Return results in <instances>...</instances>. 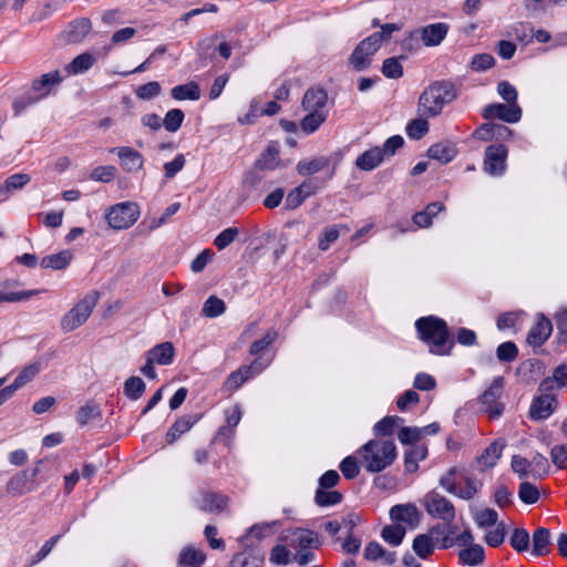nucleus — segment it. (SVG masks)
I'll return each instance as SVG.
<instances>
[{
    "mask_svg": "<svg viewBox=\"0 0 567 567\" xmlns=\"http://www.w3.org/2000/svg\"><path fill=\"white\" fill-rule=\"evenodd\" d=\"M112 152H116L124 169L135 172L143 167V156L137 151L123 146L113 148Z\"/></svg>",
    "mask_w": 567,
    "mask_h": 567,
    "instance_id": "22",
    "label": "nucleus"
},
{
    "mask_svg": "<svg viewBox=\"0 0 567 567\" xmlns=\"http://www.w3.org/2000/svg\"><path fill=\"white\" fill-rule=\"evenodd\" d=\"M390 518L404 529H415L421 522V512L413 503L398 504L391 507Z\"/></svg>",
    "mask_w": 567,
    "mask_h": 567,
    "instance_id": "11",
    "label": "nucleus"
},
{
    "mask_svg": "<svg viewBox=\"0 0 567 567\" xmlns=\"http://www.w3.org/2000/svg\"><path fill=\"white\" fill-rule=\"evenodd\" d=\"M512 470L519 477L526 478L532 477V463L530 460L523 457L520 455H514L512 458Z\"/></svg>",
    "mask_w": 567,
    "mask_h": 567,
    "instance_id": "55",
    "label": "nucleus"
},
{
    "mask_svg": "<svg viewBox=\"0 0 567 567\" xmlns=\"http://www.w3.org/2000/svg\"><path fill=\"white\" fill-rule=\"evenodd\" d=\"M183 120L184 113L178 109H174L166 113L163 125L167 131L175 132L181 127Z\"/></svg>",
    "mask_w": 567,
    "mask_h": 567,
    "instance_id": "59",
    "label": "nucleus"
},
{
    "mask_svg": "<svg viewBox=\"0 0 567 567\" xmlns=\"http://www.w3.org/2000/svg\"><path fill=\"white\" fill-rule=\"evenodd\" d=\"M40 370L41 367L39 363H32L24 367L16 378L17 385H20L22 388L24 384L33 380V378L40 372Z\"/></svg>",
    "mask_w": 567,
    "mask_h": 567,
    "instance_id": "63",
    "label": "nucleus"
},
{
    "mask_svg": "<svg viewBox=\"0 0 567 567\" xmlns=\"http://www.w3.org/2000/svg\"><path fill=\"white\" fill-rule=\"evenodd\" d=\"M230 567H262V558L251 554H240L233 558Z\"/></svg>",
    "mask_w": 567,
    "mask_h": 567,
    "instance_id": "57",
    "label": "nucleus"
},
{
    "mask_svg": "<svg viewBox=\"0 0 567 567\" xmlns=\"http://www.w3.org/2000/svg\"><path fill=\"white\" fill-rule=\"evenodd\" d=\"M550 456L555 466L560 470L567 468V444L555 445Z\"/></svg>",
    "mask_w": 567,
    "mask_h": 567,
    "instance_id": "62",
    "label": "nucleus"
},
{
    "mask_svg": "<svg viewBox=\"0 0 567 567\" xmlns=\"http://www.w3.org/2000/svg\"><path fill=\"white\" fill-rule=\"evenodd\" d=\"M293 554L285 546L278 545L272 548L270 560L277 565H288L293 560Z\"/></svg>",
    "mask_w": 567,
    "mask_h": 567,
    "instance_id": "60",
    "label": "nucleus"
},
{
    "mask_svg": "<svg viewBox=\"0 0 567 567\" xmlns=\"http://www.w3.org/2000/svg\"><path fill=\"white\" fill-rule=\"evenodd\" d=\"M100 298L95 290L80 299L62 318L60 326L62 331L71 332L83 326L90 318Z\"/></svg>",
    "mask_w": 567,
    "mask_h": 567,
    "instance_id": "6",
    "label": "nucleus"
},
{
    "mask_svg": "<svg viewBox=\"0 0 567 567\" xmlns=\"http://www.w3.org/2000/svg\"><path fill=\"white\" fill-rule=\"evenodd\" d=\"M145 391V383L138 377H131L124 383V393L131 400L140 399Z\"/></svg>",
    "mask_w": 567,
    "mask_h": 567,
    "instance_id": "48",
    "label": "nucleus"
},
{
    "mask_svg": "<svg viewBox=\"0 0 567 567\" xmlns=\"http://www.w3.org/2000/svg\"><path fill=\"white\" fill-rule=\"evenodd\" d=\"M382 73L389 79H399L403 75V66L398 58H389L383 62Z\"/></svg>",
    "mask_w": 567,
    "mask_h": 567,
    "instance_id": "56",
    "label": "nucleus"
},
{
    "mask_svg": "<svg viewBox=\"0 0 567 567\" xmlns=\"http://www.w3.org/2000/svg\"><path fill=\"white\" fill-rule=\"evenodd\" d=\"M412 548L420 558L425 559L433 554L435 544L431 535L420 534L414 538Z\"/></svg>",
    "mask_w": 567,
    "mask_h": 567,
    "instance_id": "37",
    "label": "nucleus"
},
{
    "mask_svg": "<svg viewBox=\"0 0 567 567\" xmlns=\"http://www.w3.org/2000/svg\"><path fill=\"white\" fill-rule=\"evenodd\" d=\"M96 59L92 53L85 52L75 56L68 65H65V72L69 75L79 74L87 71L93 66Z\"/></svg>",
    "mask_w": 567,
    "mask_h": 567,
    "instance_id": "31",
    "label": "nucleus"
},
{
    "mask_svg": "<svg viewBox=\"0 0 567 567\" xmlns=\"http://www.w3.org/2000/svg\"><path fill=\"white\" fill-rule=\"evenodd\" d=\"M504 386V378L496 377L489 388L483 393L482 402L493 417H497L503 412V405L499 403Z\"/></svg>",
    "mask_w": 567,
    "mask_h": 567,
    "instance_id": "17",
    "label": "nucleus"
},
{
    "mask_svg": "<svg viewBox=\"0 0 567 567\" xmlns=\"http://www.w3.org/2000/svg\"><path fill=\"white\" fill-rule=\"evenodd\" d=\"M174 355L175 350L171 342L159 343L146 353V357L150 358V361H153L159 365L171 364L173 362Z\"/></svg>",
    "mask_w": 567,
    "mask_h": 567,
    "instance_id": "23",
    "label": "nucleus"
},
{
    "mask_svg": "<svg viewBox=\"0 0 567 567\" xmlns=\"http://www.w3.org/2000/svg\"><path fill=\"white\" fill-rule=\"evenodd\" d=\"M399 441L406 445L413 444L422 439V434L419 427H402L398 433Z\"/></svg>",
    "mask_w": 567,
    "mask_h": 567,
    "instance_id": "64",
    "label": "nucleus"
},
{
    "mask_svg": "<svg viewBox=\"0 0 567 567\" xmlns=\"http://www.w3.org/2000/svg\"><path fill=\"white\" fill-rule=\"evenodd\" d=\"M381 44L382 34H372L362 40L349 58L350 65L357 71L367 69L371 63V56L380 49Z\"/></svg>",
    "mask_w": 567,
    "mask_h": 567,
    "instance_id": "10",
    "label": "nucleus"
},
{
    "mask_svg": "<svg viewBox=\"0 0 567 567\" xmlns=\"http://www.w3.org/2000/svg\"><path fill=\"white\" fill-rule=\"evenodd\" d=\"M427 456V449L423 445L413 446L404 454V467L409 473H414L419 468V462Z\"/></svg>",
    "mask_w": 567,
    "mask_h": 567,
    "instance_id": "32",
    "label": "nucleus"
},
{
    "mask_svg": "<svg viewBox=\"0 0 567 567\" xmlns=\"http://www.w3.org/2000/svg\"><path fill=\"white\" fill-rule=\"evenodd\" d=\"M342 496L337 491H326V488L318 487L316 492V503L319 506H331L340 503Z\"/></svg>",
    "mask_w": 567,
    "mask_h": 567,
    "instance_id": "53",
    "label": "nucleus"
},
{
    "mask_svg": "<svg viewBox=\"0 0 567 567\" xmlns=\"http://www.w3.org/2000/svg\"><path fill=\"white\" fill-rule=\"evenodd\" d=\"M457 153V150L453 143L441 142L432 145L427 154L431 158H434L441 163L451 162Z\"/></svg>",
    "mask_w": 567,
    "mask_h": 567,
    "instance_id": "25",
    "label": "nucleus"
},
{
    "mask_svg": "<svg viewBox=\"0 0 567 567\" xmlns=\"http://www.w3.org/2000/svg\"><path fill=\"white\" fill-rule=\"evenodd\" d=\"M380 147H373L362 153L355 161V165L362 171H371L383 161Z\"/></svg>",
    "mask_w": 567,
    "mask_h": 567,
    "instance_id": "29",
    "label": "nucleus"
},
{
    "mask_svg": "<svg viewBox=\"0 0 567 567\" xmlns=\"http://www.w3.org/2000/svg\"><path fill=\"white\" fill-rule=\"evenodd\" d=\"M196 421L197 420L193 416H182L177 419L166 433L167 443L173 444L181 435L188 432Z\"/></svg>",
    "mask_w": 567,
    "mask_h": 567,
    "instance_id": "27",
    "label": "nucleus"
},
{
    "mask_svg": "<svg viewBox=\"0 0 567 567\" xmlns=\"http://www.w3.org/2000/svg\"><path fill=\"white\" fill-rule=\"evenodd\" d=\"M175 100H192L197 101L200 97V90L197 83L189 82L183 85L174 86L171 91Z\"/></svg>",
    "mask_w": 567,
    "mask_h": 567,
    "instance_id": "38",
    "label": "nucleus"
},
{
    "mask_svg": "<svg viewBox=\"0 0 567 567\" xmlns=\"http://www.w3.org/2000/svg\"><path fill=\"white\" fill-rule=\"evenodd\" d=\"M364 468L370 473H379L390 466L396 458V447L392 440H370L358 450Z\"/></svg>",
    "mask_w": 567,
    "mask_h": 567,
    "instance_id": "2",
    "label": "nucleus"
},
{
    "mask_svg": "<svg viewBox=\"0 0 567 567\" xmlns=\"http://www.w3.org/2000/svg\"><path fill=\"white\" fill-rule=\"evenodd\" d=\"M278 525V522L271 523H261L256 524L248 530L247 535L244 537L248 539L249 537H256L257 539H261L267 537L274 533V528Z\"/></svg>",
    "mask_w": 567,
    "mask_h": 567,
    "instance_id": "58",
    "label": "nucleus"
},
{
    "mask_svg": "<svg viewBox=\"0 0 567 567\" xmlns=\"http://www.w3.org/2000/svg\"><path fill=\"white\" fill-rule=\"evenodd\" d=\"M101 416V410L99 405L94 403H86L76 412V421L81 425H86L90 422Z\"/></svg>",
    "mask_w": 567,
    "mask_h": 567,
    "instance_id": "46",
    "label": "nucleus"
},
{
    "mask_svg": "<svg viewBox=\"0 0 567 567\" xmlns=\"http://www.w3.org/2000/svg\"><path fill=\"white\" fill-rule=\"evenodd\" d=\"M226 311L225 302L216 296H210L204 303L202 312L207 318H216Z\"/></svg>",
    "mask_w": 567,
    "mask_h": 567,
    "instance_id": "45",
    "label": "nucleus"
},
{
    "mask_svg": "<svg viewBox=\"0 0 567 567\" xmlns=\"http://www.w3.org/2000/svg\"><path fill=\"white\" fill-rule=\"evenodd\" d=\"M206 559L205 554L192 546L185 547L178 556V566L181 567H200Z\"/></svg>",
    "mask_w": 567,
    "mask_h": 567,
    "instance_id": "26",
    "label": "nucleus"
},
{
    "mask_svg": "<svg viewBox=\"0 0 567 567\" xmlns=\"http://www.w3.org/2000/svg\"><path fill=\"white\" fill-rule=\"evenodd\" d=\"M449 25L442 22L429 24L420 30V37L425 47H436L446 37Z\"/></svg>",
    "mask_w": 567,
    "mask_h": 567,
    "instance_id": "20",
    "label": "nucleus"
},
{
    "mask_svg": "<svg viewBox=\"0 0 567 567\" xmlns=\"http://www.w3.org/2000/svg\"><path fill=\"white\" fill-rule=\"evenodd\" d=\"M60 73L58 71H53L47 74L41 75L38 80L33 81L32 87L34 91L41 92L42 94H47L50 89L58 84L61 81Z\"/></svg>",
    "mask_w": 567,
    "mask_h": 567,
    "instance_id": "43",
    "label": "nucleus"
},
{
    "mask_svg": "<svg viewBox=\"0 0 567 567\" xmlns=\"http://www.w3.org/2000/svg\"><path fill=\"white\" fill-rule=\"evenodd\" d=\"M415 328L420 339L430 348L435 355H447L453 348V340L446 322L437 317L429 316L416 320Z\"/></svg>",
    "mask_w": 567,
    "mask_h": 567,
    "instance_id": "1",
    "label": "nucleus"
},
{
    "mask_svg": "<svg viewBox=\"0 0 567 567\" xmlns=\"http://www.w3.org/2000/svg\"><path fill=\"white\" fill-rule=\"evenodd\" d=\"M364 557L369 560L381 559L384 564L392 565L395 561V555L383 549V547L377 543L371 542L364 548Z\"/></svg>",
    "mask_w": 567,
    "mask_h": 567,
    "instance_id": "33",
    "label": "nucleus"
},
{
    "mask_svg": "<svg viewBox=\"0 0 567 567\" xmlns=\"http://www.w3.org/2000/svg\"><path fill=\"white\" fill-rule=\"evenodd\" d=\"M42 462L39 461L31 470L21 471L7 483V493L12 496H22L37 489V477L41 472Z\"/></svg>",
    "mask_w": 567,
    "mask_h": 567,
    "instance_id": "9",
    "label": "nucleus"
},
{
    "mask_svg": "<svg viewBox=\"0 0 567 567\" xmlns=\"http://www.w3.org/2000/svg\"><path fill=\"white\" fill-rule=\"evenodd\" d=\"M483 116L486 120L499 118L507 123H516L520 120L522 110L517 103H495L489 104L484 109Z\"/></svg>",
    "mask_w": 567,
    "mask_h": 567,
    "instance_id": "16",
    "label": "nucleus"
},
{
    "mask_svg": "<svg viewBox=\"0 0 567 567\" xmlns=\"http://www.w3.org/2000/svg\"><path fill=\"white\" fill-rule=\"evenodd\" d=\"M140 207L136 203L124 202L109 208L105 218L114 229H126L140 218Z\"/></svg>",
    "mask_w": 567,
    "mask_h": 567,
    "instance_id": "8",
    "label": "nucleus"
},
{
    "mask_svg": "<svg viewBox=\"0 0 567 567\" xmlns=\"http://www.w3.org/2000/svg\"><path fill=\"white\" fill-rule=\"evenodd\" d=\"M456 97V92L451 83L435 82L426 87L419 97L417 111L424 117L439 115L444 105Z\"/></svg>",
    "mask_w": 567,
    "mask_h": 567,
    "instance_id": "3",
    "label": "nucleus"
},
{
    "mask_svg": "<svg viewBox=\"0 0 567 567\" xmlns=\"http://www.w3.org/2000/svg\"><path fill=\"white\" fill-rule=\"evenodd\" d=\"M199 509L207 513H220L227 504V498L215 493H205L196 501Z\"/></svg>",
    "mask_w": 567,
    "mask_h": 567,
    "instance_id": "24",
    "label": "nucleus"
},
{
    "mask_svg": "<svg viewBox=\"0 0 567 567\" xmlns=\"http://www.w3.org/2000/svg\"><path fill=\"white\" fill-rule=\"evenodd\" d=\"M532 477L542 478L549 473L550 465L546 456L540 453H535L532 458Z\"/></svg>",
    "mask_w": 567,
    "mask_h": 567,
    "instance_id": "50",
    "label": "nucleus"
},
{
    "mask_svg": "<svg viewBox=\"0 0 567 567\" xmlns=\"http://www.w3.org/2000/svg\"><path fill=\"white\" fill-rule=\"evenodd\" d=\"M505 133L508 135L512 134L511 130L504 125L486 123L474 132V137L482 141H488L494 136H503Z\"/></svg>",
    "mask_w": 567,
    "mask_h": 567,
    "instance_id": "36",
    "label": "nucleus"
},
{
    "mask_svg": "<svg viewBox=\"0 0 567 567\" xmlns=\"http://www.w3.org/2000/svg\"><path fill=\"white\" fill-rule=\"evenodd\" d=\"M401 421L399 416H385L374 424V434L378 436L391 435L396 423Z\"/></svg>",
    "mask_w": 567,
    "mask_h": 567,
    "instance_id": "54",
    "label": "nucleus"
},
{
    "mask_svg": "<svg viewBox=\"0 0 567 567\" xmlns=\"http://www.w3.org/2000/svg\"><path fill=\"white\" fill-rule=\"evenodd\" d=\"M473 519L477 527L481 529H487L501 523L498 520L497 512L493 508H483L476 511L473 515Z\"/></svg>",
    "mask_w": 567,
    "mask_h": 567,
    "instance_id": "39",
    "label": "nucleus"
},
{
    "mask_svg": "<svg viewBox=\"0 0 567 567\" xmlns=\"http://www.w3.org/2000/svg\"><path fill=\"white\" fill-rule=\"evenodd\" d=\"M92 23L86 18L74 20L64 30L63 37L68 43H79L91 32Z\"/></svg>",
    "mask_w": 567,
    "mask_h": 567,
    "instance_id": "21",
    "label": "nucleus"
},
{
    "mask_svg": "<svg viewBox=\"0 0 567 567\" xmlns=\"http://www.w3.org/2000/svg\"><path fill=\"white\" fill-rule=\"evenodd\" d=\"M429 132V122L426 118H414L406 125V134L413 140L422 138Z\"/></svg>",
    "mask_w": 567,
    "mask_h": 567,
    "instance_id": "52",
    "label": "nucleus"
},
{
    "mask_svg": "<svg viewBox=\"0 0 567 567\" xmlns=\"http://www.w3.org/2000/svg\"><path fill=\"white\" fill-rule=\"evenodd\" d=\"M505 539V524L502 522L493 527L487 528L484 536L485 543L491 547H498Z\"/></svg>",
    "mask_w": 567,
    "mask_h": 567,
    "instance_id": "49",
    "label": "nucleus"
},
{
    "mask_svg": "<svg viewBox=\"0 0 567 567\" xmlns=\"http://www.w3.org/2000/svg\"><path fill=\"white\" fill-rule=\"evenodd\" d=\"M458 558L463 565L477 566L484 561L485 550L481 545L474 544L462 549L458 553Z\"/></svg>",
    "mask_w": 567,
    "mask_h": 567,
    "instance_id": "30",
    "label": "nucleus"
},
{
    "mask_svg": "<svg viewBox=\"0 0 567 567\" xmlns=\"http://www.w3.org/2000/svg\"><path fill=\"white\" fill-rule=\"evenodd\" d=\"M72 259V255L70 250H60L47 257H43L41 260V266L43 268L51 269H63L65 268Z\"/></svg>",
    "mask_w": 567,
    "mask_h": 567,
    "instance_id": "35",
    "label": "nucleus"
},
{
    "mask_svg": "<svg viewBox=\"0 0 567 567\" xmlns=\"http://www.w3.org/2000/svg\"><path fill=\"white\" fill-rule=\"evenodd\" d=\"M441 486L449 493L462 498L472 499L481 488V484L462 468L452 467L441 478Z\"/></svg>",
    "mask_w": 567,
    "mask_h": 567,
    "instance_id": "5",
    "label": "nucleus"
},
{
    "mask_svg": "<svg viewBox=\"0 0 567 567\" xmlns=\"http://www.w3.org/2000/svg\"><path fill=\"white\" fill-rule=\"evenodd\" d=\"M507 147L503 144L489 145L485 151L484 171L489 175H501L506 168Z\"/></svg>",
    "mask_w": 567,
    "mask_h": 567,
    "instance_id": "14",
    "label": "nucleus"
},
{
    "mask_svg": "<svg viewBox=\"0 0 567 567\" xmlns=\"http://www.w3.org/2000/svg\"><path fill=\"white\" fill-rule=\"evenodd\" d=\"M328 166V159L324 157L312 158L299 162L297 172L302 176L316 174Z\"/></svg>",
    "mask_w": 567,
    "mask_h": 567,
    "instance_id": "42",
    "label": "nucleus"
},
{
    "mask_svg": "<svg viewBox=\"0 0 567 567\" xmlns=\"http://www.w3.org/2000/svg\"><path fill=\"white\" fill-rule=\"evenodd\" d=\"M423 504L426 512L436 518L451 522L455 517V511L452 503L435 492L426 494Z\"/></svg>",
    "mask_w": 567,
    "mask_h": 567,
    "instance_id": "12",
    "label": "nucleus"
},
{
    "mask_svg": "<svg viewBox=\"0 0 567 567\" xmlns=\"http://www.w3.org/2000/svg\"><path fill=\"white\" fill-rule=\"evenodd\" d=\"M310 194L309 185L303 183L288 193L285 205L288 209H296Z\"/></svg>",
    "mask_w": 567,
    "mask_h": 567,
    "instance_id": "41",
    "label": "nucleus"
},
{
    "mask_svg": "<svg viewBox=\"0 0 567 567\" xmlns=\"http://www.w3.org/2000/svg\"><path fill=\"white\" fill-rule=\"evenodd\" d=\"M511 545L517 551L527 550L529 546V535L525 529H515L511 537Z\"/></svg>",
    "mask_w": 567,
    "mask_h": 567,
    "instance_id": "61",
    "label": "nucleus"
},
{
    "mask_svg": "<svg viewBox=\"0 0 567 567\" xmlns=\"http://www.w3.org/2000/svg\"><path fill=\"white\" fill-rule=\"evenodd\" d=\"M506 442L502 439L489 444L477 457V464L482 471L494 467L499 460Z\"/></svg>",
    "mask_w": 567,
    "mask_h": 567,
    "instance_id": "19",
    "label": "nucleus"
},
{
    "mask_svg": "<svg viewBox=\"0 0 567 567\" xmlns=\"http://www.w3.org/2000/svg\"><path fill=\"white\" fill-rule=\"evenodd\" d=\"M550 533L545 527L537 528L533 534V555L544 556L549 553Z\"/></svg>",
    "mask_w": 567,
    "mask_h": 567,
    "instance_id": "28",
    "label": "nucleus"
},
{
    "mask_svg": "<svg viewBox=\"0 0 567 567\" xmlns=\"http://www.w3.org/2000/svg\"><path fill=\"white\" fill-rule=\"evenodd\" d=\"M539 395L535 396L529 406V417L533 421L547 420L556 410L557 399L551 392L539 391Z\"/></svg>",
    "mask_w": 567,
    "mask_h": 567,
    "instance_id": "13",
    "label": "nucleus"
},
{
    "mask_svg": "<svg viewBox=\"0 0 567 567\" xmlns=\"http://www.w3.org/2000/svg\"><path fill=\"white\" fill-rule=\"evenodd\" d=\"M30 175L23 173L11 175L4 181L3 185L0 187V193H11L13 190L21 189L30 182Z\"/></svg>",
    "mask_w": 567,
    "mask_h": 567,
    "instance_id": "51",
    "label": "nucleus"
},
{
    "mask_svg": "<svg viewBox=\"0 0 567 567\" xmlns=\"http://www.w3.org/2000/svg\"><path fill=\"white\" fill-rule=\"evenodd\" d=\"M444 209L442 203L435 202L429 204L424 210L416 213L413 216V221L419 227L425 228L432 225V218Z\"/></svg>",
    "mask_w": 567,
    "mask_h": 567,
    "instance_id": "34",
    "label": "nucleus"
},
{
    "mask_svg": "<svg viewBox=\"0 0 567 567\" xmlns=\"http://www.w3.org/2000/svg\"><path fill=\"white\" fill-rule=\"evenodd\" d=\"M279 151L275 146H269L256 163V167L260 171H271L279 166Z\"/></svg>",
    "mask_w": 567,
    "mask_h": 567,
    "instance_id": "40",
    "label": "nucleus"
},
{
    "mask_svg": "<svg viewBox=\"0 0 567 567\" xmlns=\"http://www.w3.org/2000/svg\"><path fill=\"white\" fill-rule=\"evenodd\" d=\"M553 324L544 315L538 316L535 326L527 334V342L534 347H540L551 334Z\"/></svg>",
    "mask_w": 567,
    "mask_h": 567,
    "instance_id": "18",
    "label": "nucleus"
},
{
    "mask_svg": "<svg viewBox=\"0 0 567 567\" xmlns=\"http://www.w3.org/2000/svg\"><path fill=\"white\" fill-rule=\"evenodd\" d=\"M328 100V94L324 90L312 87L309 89L302 100V107L309 114L302 120L301 128L307 133L315 132L326 120L323 111Z\"/></svg>",
    "mask_w": 567,
    "mask_h": 567,
    "instance_id": "4",
    "label": "nucleus"
},
{
    "mask_svg": "<svg viewBox=\"0 0 567 567\" xmlns=\"http://www.w3.org/2000/svg\"><path fill=\"white\" fill-rule=\"evenodd\" d=\"M289 545L297 550L293 556L295 563L303 566L313 559V554L310 550L320 545L319 537L316 533L308 529H295L289 537Z\"/></svg>",
    "mask_w": 567,
    "mask_h": 567,
    "instance_id": "7",
    "label": "nucleus"
},
{
    "mask_svg": "<svg viewBox=\"0 0 567 567\" xmlns=\"http://www.w3.org/2000/svg\"><path fill=\"white\" fill-rule=\"evenodd\" d=\"M266 368L265 364L259 363L257 360L249 365H241L236 371L231 372L225 383L224 389L233 392L237 390L241 384L251 379L252 377L261 373Z\"/></svg>",
    "mask_w": 567,
    "mask_h": 567,
    "instance_id": "15",
    "label": "nucleus"
},
{
    "mask_svg": "<svg viewBox=\"0 0 567 567\" xmlns=\"http://www.w3.org/2000/svg\"><path fill=\"white\" fill-rule=\"evenodd\" d=\"M406 530L403 526H399L395 523L393 525H388L382 529L381 536L382 538L392 546H399Z\"/></svg>",
    "mask_w": 567,
    "mask_h": 567,
    "instance_id": "44",
    "label": "nucleus"
},
{
    "mask_svg": "<svg viewBox=\"0 0 567 567\" xmlns=\"http://www.w3.org/2000/svg\"><path fill=\"white\" fill-rule=\"evenodd\" d=\"M518 497L523 503L530 505L538 502L540 492L536 485L525 481L519 485Z\"/></svg>",
    "mask_w": 567,
    "mask_h": 567,
    "instance_id": "47",
    "label": "nucleus"
}]
</instances>
